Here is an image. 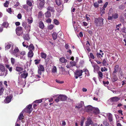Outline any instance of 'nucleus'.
Listing matches in <instances>:
<instances>
[{"instance_id":"nucleus-5","label":"nucleus","mask_w":126,"mask_h":126,"mask_svg":"<svg viewBox=\"0 0 126 126\" xmlns=\"http://www.w3.org/2000/svg\"><path fill=\"white\" fill-rule=\"evenodd\" d=\"M83 71L82 70H78L76 71L75 74V78L77 79L79 77L82 75Z\"/></svg>"},{"instance_id":"nucleus-36","label":"nucleus","mask_w":126,"mask_h":126,"mask_svg":"<svg viewBox=\"0 0 126 126\" xmlns=\"http://www.w3.org/2000/svg\"><path fill=\"white\" fill-rule=\"evenodd\" d=\"M45 16L46 17H50L51 16V14L48 11H47L45 14Z\"/></svg>"},{"instance_id":"nucleus-16","label":"nucleus","mask_w":126,"mask_h":126,"mask_svg":"<svg viewBox=\"0 0 126 126\" xmlns=\"http://www.w3.org/2000/svg\"><path fill=\"white\" fill-rule=\"evenodd\" d=\"M39 27L41 29H43L45 26L43 22L42 21H40L39 23Z\"/></svg>"},{"instance_id":"nucleus-34","label":"nucleus","mask_w":126,"mask_h":126,"mask_svg":"<svg viewBox=\"0 0 126 126\" xmlns=\"http://www.w3.org/2000/svg\"><path fill=\"white\" fill-rule=\"evenodd\" d=\"M41 57L42 58L45 59L46 58L47 55L44 52H42L41 53Z\"/></svg>"},{"instance_id":"nucleus-44","label":"nucleus","mask_w":126,"mask_h":126,"mask_svg":"<svg viewBox=\"0 0 126 126\" xmlns=\"http://www.w3.org/2000/svg\"><path fill=\"white\" fill-rule=\"evenodd\" d=\"M54 27V26L52 24H51L50 25H49L48 27V29L50 30H52L53 28Z\"/></svg>"},{"instance_id":"nucleus-50","label":"nucleus","mask_w":126,"mask_h":126,"mask_svg":"<svg viewBox=\"0 0 126 126\" xmlns=\"http://www.w3.org/2000/svg\"><path fill=\"white\" fill-rule=\"evenodd\" d=\"M11 44L9 43H8L7 45L5 47L6 50L8 49H9L10 48V47H11Z\"/></svg>"},{"instance_id":"nucleus-35","label":"nucleus","mask_w":126,"mask_h":126,"mask_svg":"<svg viewBox=\"0 0 126 126\" xmlns=\"http://www.w3.org/2000/svg\"><path fill=\"white\" fill-rule=\"evenodd\" d=\"M23 38L24 39L28 40L30 39V38L28 34H27L25 35H24Z\"/></svg>"},{"instance_id":"nucleus-1","label":"nucleus","mask_w":126,"mask_h":126,"mask_svg":"<svg viewBox=\"0 0 126 126\" xmlns=\"http://www.w3.org/2000/svg\"><path fill=\"white\" fill-rule=\"evenodd\" d=\"M104 19L100 17L94 18V23L97 27H102L104 25Z\"/></svg>"},{"instance_id":"nucleus-62","label":"nucleus","mask_w":126,"mask_h":126,"mask_svg":"<svg viewBox=\"0 0 126 126\" xmlns=\"http://www.w3.org/2000/svg\"><path fill=\"white\" fill-rule=\"evenodd\" d=\"M90 57L91 58H92L93 59H94V58H95L94 57L92 53H90Z\"/></svg>"},{"instance_id":"nucleus-21","label":"nucleus","mask_w":126,"mask_h":126,"mask_svg":"<svg viewBox=\"0 0 126 126\" xmlns=\"http://www.w3.org/2000/svg\"><path fill=\"white\" fill-rule=\"evenodd\" d=\"M60 61L63 63H65L67 62V61L63 57L61 58L60 59Z\"/></svg>"},{"instance_id":"nucleus-27","label":"nucleus","mask_w":126,"mask_h":126,"mask_svg":"<svg viewBox=\"0 0 126 126\" xmlns=\"http://www.w3.org/2000/svg\"><path fill=\"white\" fill-rule=\"evenodd\" d=\"M103 124L104 125L106 126H109V124L107 122V120L106 119L104 120L103 121Z\"/></svg>"},{"instance_id":"nucleus-10","label":"nucleus","mask_w":126,"mask_h":126,"mask_svg":"<svg viewBox=\"0 0 126 126\" xmlns=\"http://www.w3.org/2000/svg\"><path fill=\"white\" fill-rule=\"evenodd\" d=\"M93 123L91 118L89 117L87 121L86 122L85 126H89L90 125L92 124Z\"/></svg>"},{"instance_id":"nucleus-31","label":"nucleus","mask_w":126,"mask_h":126,"mask_svg":"<svg viewBox=\"0 0 126 126\" xmlns=\"http://www.w3.org/2000/svg\"><path fill=\"white\" fill-rule=\"evenodd\" d=\"M52 72L53 73H57V69L56 66H54L52 70Z\"/></svg>"},{"instance_id":"nucleus-11","label":"nucleus","mask_w":126,"mask_h":126,"mask_svg":"<svg viewBox=\"0 0 126 126\" xmlns=\"http://www.w3.org/2000/svg\"><path fill=\"white\" fill-rule=\"evenodd\" d=\"M0 70L3 73H1V74H0V76L4 75V73L5 72V67L2 65L0 64Z\"/></svg>"},{"instance_id":"nucleus-4","label":"nucleus","mask_w":126,"mask_h":126,"mask_svg":"<svg viewBox=\"0 0 126 126\" xmlns=\"http://www.w3.org/2000/svg\"><path fill=\"white\" fill-rule=\"evenodd\" d=\"M23 28L21 27L18 26L17 27L16 29V34L18 36L21 35L23 33Z\"/></svg>"},{"instance_id":"nucleus-37","label":"nucleus","mask_w":126,"mask_h":126,"mask_svg":"<svg viewBox=\"0 0 126 126\" xmlns=\"http://www.w3.org/2000/svg\"><path fill=\"white\" fill-rule=\"evenodd\" d=\"M39 68H38V70L41 71H44V68L43 66L41 64H39Z\"/></svg>"},{"instance_id":"nucleus-57","label":"nucleus","mask_w":126,"mask_h":126,"mask_svg":"<svg viewBox=\"0 0 126 126\" xmlns=\"http://www.w3.org/2000/svg\"><path fill=\"white\" fill-rule=\"evenodd\" d=\"M40 61V60H34L35 63L36 65H37L39 63Z\"/></svg>"},{"instance_id":"nucleus-14","label":"nucleus","mask_w":126,"mask_h":126,"mask_svg":"<svg viewBox=\"0 0 126 126\" xmlns=\"http://www.w3.org/2000/svg\"><path fill=\"white\" fill-rule=\"evenodd\" d=\"M23 69L22 67L19 66H17L16 67V70L18 72H20L19 74L22 73V71L23 70Z\"/></svg>"},{"instance_id":"nucleus-56","label":"nucleus","mask_w":126,"mask_h":126,"mask_svg":"<svg viewBox=\"0 0 126 126\" xmlns=\"http://www.w3.org/2000/svg\"><path fill=\"white\" fill-rule=\"evenodd\" d=\"M96 56L98 58H101V57H103V56L100 53H96Z\"/></svg>"},{"instance_id":"nucleus-58","label":"nucleus","mask_w":126,"mask_h":126,"mask_svg":"<svg viewBox=\"0 0 126 126\" xmlns=\"http://www.w3.org/2000/svg\"><path fill=\"white\" fill-rule=\"evenodd\" d=\"M42 101V100L41 99H39L36 100L34 101V102L35 103H39L41 102Z\"/></svg>"},{"instance_id":"nucleus-19","label":"nucleus","mask_w":126,"mask_h":126,"mask_svg":"<svg viewBox=\"0 0 126 126\" xmlns=\"http://www.w3.org/2000/svg\"><path fill=\"white\" fill-rule=\"evenodd\" d=\"M108 119L110 122H111L113 120L112 114L111 113H109L108 115Z\"/></svg>"},{"instance_id":"nucleus-3","label":"nucleus","mask_w":126,"mask_h":126,"mask_svg":"<svg viewBox=\"0 0 126 126\" xmlns=\"http://www.w3.org/2000/svg\"><path fill=\"white\" fill-rule=\"evenodd\" d=\"M120 100L119 97L116 96L114 97L110 98L109 100V103L110 105L113 104L114 103L117 102Z\"/></svg>"},{"instance_id":"nucleus-39","label":"nucleus","mask_w":126,"mask_h":126,"mask_svg":"<svg viewBox=\"0 0 126 126\" xmlns=\"http://www.w3.org/2000/svg\"><path fill=\"white\" fill-rule=\"evenodd\" d=\"M23 117L24 116L23 114L20 113L18 117V118L19 120H21L24 118Z\"/></svg>"},{"instance_id":"nucleus-8","label":"nucleus","mask_w":126,"mask_h":126,"mask_svg":"<svg viewBox=\"0 0 126 126\" xmlns=\"http://www.w3.org/2000/svg\"><path fill=\"white\" fill-rule=\"evenodd\" d=\"M45 3V2H37L38 7L40 9H42L44 7Z\"/></svg>"},{"instance_id":"nucleus-22","label":"nucleus","mask_w":126,"mask_h":126,"mask_svg":"<svg viewBox=\"0 0 126 126\" xmlns=\"http://www.w3.org/2000/svg\"><path fill=\"white\" fill-rule=\"evenodd\" d=\"M113 77V79H112V81L113 82H114L118 80V78L116 75L114 74Z\"/></svg>"},{"instance_id":"nucleus-20","label":"nucleus","mask_w":126,"mask_h":126,"mask_svg":"<svg viewBox=\"0 0 126 126\" xmlns=\"http://www.w3.org/2000/svg\"><path fill=\"white\" fill-rule=\"evenodd\" d=\"M93 113L96 114L99 113V110L98 108H93Z\"/></svg>"},{"instance_id":"nucleus-48","label":"nucleus","mask_w":126,"mask_h":126,"mask_svg":"<svg viewBox=\"0 0 126 126\" xmlns=\"http://www.w3.org/2000/svg\"><path fill=\"white\" fill-rule=\"evenodd\" d=\"M121 32L125 33H126V28L125 26L123 28L121 29Z\"/></svg>"},{"instance_id":"nucleus-23","label":"nucleus","mask_w":126,"mask_h":126,"mask_svg":"<svg viewBox=\"0 0 126 126\" xmlns=\"http://www.w3.org/2000/svg\"><path fill=\"white\" fill-rule=\"evenodd\" d=\"M56 97V98L55 99V101L56 102H58L60 100V95H56L55 96V97Z\"/></svg>"},{"instance_id":"nucleus-32","label":"nucleus","mask_w":126,"mask_h":126,"mask_svg":"<svg viewBox=\"0 0 126 126\" xmlns=\"http://www.w3.org/2000/svg\"><path fill=\"white\" fill-rule=\"evenodd\" d=\"M105 8H104L102 7L101 8L100 11L101 12L100 13L101 14V16H102V15L103 14H105Z\"/></svg>"},{"instance_id":"nucleus-28","label":"nucleus","mask_w":126,"mask_h":126,"mask_svg":"<svg viewBox=\"0 0 126 126\" xmlns=\"http://www.w3.org/2000/svg\"><path fill=\"white\" fill-rule=\"evenodd\" d=\"M47 9L48 11H49L52 12H54V7H51L50 6L48 7L47 8Z\"/></svg>"},{"instance_id":"nucleus-53","label":"nucleus","mask_w":126,"mask_h":126,"mask_svg":"<svg viewBox=\"0 0 126 126\" xmlns=\"http://www.w3.org/2000/svg\"><path fill=\"white\" fill-rule=\"evenodd\" d=\"M11 62L12 64H15V59L13 58H11Z\"/></svg>"},{"instance_id":"nucleus-9","label":"nucleus","mask_w":126,"mask_h":126,"mask_svg":"<svg viewBox=\"0 0 126 126\" xmlns=\"http://www.w3.org/2000/svg\"><path fill=\"white\" fill-rule=\"evenodd\" d=\"M28 75V73L25 70L23 71V73L21 74L20 75L21 78H23L25 79H26Z\"/></svg>"},{"instance_id":"nucleus-49","label":"nucleus","mask_w":126,"mask_h":126,"mask_svg":"<svg viewBox=\"0 0 126 126\" xmlns=\"http://www.w3.org/2000/svg\"><path fill=\"white\" fill-rule=\"evenodd\" d=\"M9 4V1L6 0L5 3L4 4V6L5 7H7L8 6V5Z\"/></svg>"},{"instance_id":"nucleus-33","label":"nucleus","mask_w":126,"mask_h":126,"mask_svg":"<svg viewBox=\"0 0 126 126\" xmlns=\"http://www.w3.org/2000/svg\"><path fill=\"white\" fill-rule=\"evenodd\" d=\"M2 26L4 27L7 28L9 26V24L7 22H3L2 24Z\"/></svg>"},{"instance_id":"nucleus-18","label":"nucleus","mask_w":126,"mask_h":126,"mask_svg":"<svg viewBox=\"0 0 126 126\" xmlns=\"http://www.w3.org/2000/svg\"><path fill=\"white\" fill-rule=\"evenodd\" d=\"M55 3L58 6H60L63 3L62 1L61 0H55Z\"/></svg>"},{"instance_id":"nucleus-12","label":"nucleus","mask_w":126,"mask_h":126,"mask_svg":"<svg viewBox=\"0 0 126 126\" xmlns=\"http://www.w3.org/2000/svg\"><path fill=\"white\" fill-rule=\"evenodd\" d=\"M93 108L91 106H89L86 107L85 108V110L88 112H90L93 111Z\"/></svg>"},{"instance_id":"nucleus-63","label":"nucleus","mask_w":126,"mask_h":126,"mask_svg":"<svg viewBox=\"0 0 126 126\" xmlns=\"http://www.w3.org/2000/svg\"><path fill=\"white\" fill-rule=\"evenodd\" d=\"M111 15H108V19L109 20H112L113 19V17L112 16H111Z\"/></svg>"},{"instance_id":"nucleus-59","label":"nucleus","mask_w":126,"mask_h":126,"mask_svg":"<svg viewBox=\"0 0 126 126\" xmlns=\"http://www.w3.org/2000/svg\"><path fill=\"white\" fill-rule=\"evenodd\" d=\"M90 45H86V49H87V50L89 52L91 50V49L90 48Z\"/></svg>"},{"instance_id":"nucleus-43","label":"nucleus","mask_w":126,"mask_h":126,"mask_svg":"<svg viewBox=\"0 0 126 126\" xmlns=\"http://www.w3.org/2000/svg\"><path fill=\"white\" fill-rule=\"evenodd\" d=\"M23 7L27 11L29 10V6L26 5H24L23 6Z\"/></svg>"},{"instance_id":"nucleus-64","label":"nucleus","mask_w":126,"mask_h":126,"mask_svg":"<svg viewBox=\"0 0 126 126\" xmlns=\"http://www.w3.org/2000/svg\"><path fill=\"white\" fill-rule=\"evenodd\" d=\"M17 18L18 19H21L22 17V15L21 14H19L17 16Z\"/></svg>"},{"instance_id":"nucleus-46","label":"nucleus","mask_w":126,"mask_h":126,"mask_svg":"<svg viewBox=\"0 0 126 126\" xmlns=\"http://www.w3.org/2000/svg\"><path fill=\"white\" fill-rule=\"evenodd\" d=\"M27 3L28 5L30 6H31L32 5V3L29 0H27Z\"/></svg>"},{"instance_id":"nucleus-61","label":"nucleus","mask_w":126,"mask_h":126,"mask_svg":"<svg viewBox=\"0 0 126 126\" xmlns=\"http://www.w3.org/2000/svg\"><path fill=\"white\" fill-rule=\"evenodd\" d=\"M58 83L62 84L64 82L63 81H60L59 80L56 79L55 80Z\"/></svg>"},{"instance_id":"nucleus-38","label":"nucleus","mask_w":126,"mask_h":126,"mask_svg":"<svg viewBox=\"0 0 126 126\" xmlns=\"http://www.w3.org/2000/svg\"><path fill=\"white\" fill-rule=\"evenodd\" d=\"M22 26L24 27L25 29H26L27 27L26 26V22H23L22 23Z\"/></svg>"},{"instance_id":"nucleus-25","label":"nucleus","mask_w":126,"mask_h":126,"mask_svg":"<svg viewBox=\"0 0 126 126\" xmlns=\"http://www.w3.org/2000/svg\"><path fill=\"white\" fill-rule=\"evenodd\" d=\"M53 39L54 40H55L57 38V34L55 32H53L52 34Z\"/></svg>"},{"instance_id":"nucleus-29","label":"nucleus","mask_w":126,"mask_h":126,"mask_svg":"<svg viewBox=\"0 0 126 126\" xmlns=\"http://www.w3.org/2000/svg\"><path fill=\"white\" fill-rule=\"evenodd\" d=\"M113 18L114 19H117L118 18V15L117 13H113L112 14Z\"/></svg>"},{"instance_id":"nucleus-30","label":"nucleus","mask_w":126,"mask_h":126,"mask_svg":"<svg viewBox=\"0 0 126 126\" xmlns=\"http://www.w3.org/2000/svg\"><path fill=\"white\" fill-rule=\"evenodd\" d=\"M4 89L3 87L0 86V96L2 94Z\"/></svg>"},{"instance_id":"nucleus-2","label":"nucleus","mask_w":126,"mask_h":126,"mask_svg":"<svg viewBox=\"0 0 126 126\" xmlns=\"http://www.w3.org/2000/svg\"><path fill=\"white\" fill-rule=\"evenodd\" d=\"M13 49L11 48V53L14 55L16 57H18L20 55V53L19 50L17 47H16L14 49V50H13Z\"/></svg>"},{"instance_id":"nucleus-15","label":"nucleus","mask_w":126,"mask_h":126,"mask_svg":"<svg viewBox=\"0 0 126 126\" xmlns=\"http://www.w3.org/2000/svg\"><path fill=\"white\" fill-rule=\"evenodd\" d=\"M119 67V66L118 65H115L114 67V71L113 72V75L116 73L118 72Z\"/></svg>"},{"instance_id":"nucleus-40","label":"nucleus","mask_w":126,"mask_h":126,"mask_svg":"<svg viewBox=\"0 0 126 126\" xmlns=\"http://www.w3.org/2000/svg\"><path fill=\"white\" fill-rule=\"evenodd\" d=\"M42 14V12L41 11L39 12L38 14V17L39 18L43 16V15Z\"/></svg>"},{"instance_id":"nucleus-47","label":"nucleus","mask_w":126,"mask_h":126,"mask_svg":"<svg viewBox=\"0 0 126 126\" xmlns=\"http://www.w3.org/2000/svg\"><path fill=\"white\" fill-rule=\"evenodd\" d=\"M101 70L102 72H103V71H107L108 69L105 67H101Z\"/></svg>"},{"instance_id":"nucleus-45","label":"nucleus","mask_w":126,"mask_h":126,"mask_svg":"<svg viewBox=\"0 0 126 126\" xmlns=\"http://www.w3.org/2000/svg\"><path fill=\"white\" fill-rule=\"evenodd\" d=\"M70 63L72 66H75L76 64V63L75 62L71 61L70 62Z\"/></svg>"},{"instance_id":"nucleus-41","label":"nucleus","mask_w":126,"mask_h":126,"mask_svg":"<svg viewBox=\"0 0 126 126\" xmlns=\"http://www.w3.org/2000/svg\"><path fill=\"white\" fill-rule=\"evenodd\" d=\"M98 76L99 77H100V78L101 79L102 78L103 74L101 72H100V71H99L98 72Z\"/></svg>"},{"instance_id":"nucleus-60","label":"nucleus","mask_w":126,"mask_h":126,"mask_svg":"<svg viewBox=\"0 0 126 126\" xmlns=\"http://www.w3.org/2000/svg\"><path fill=\"white\" fill-rule=\"evenodd\" d=\"M122 25V24H118V25H116V28L117 29V30H118V31H119L120 29H119V27L121 26Z\"/></svg>"},{"instance_id":"nucleus-51","label":"nucleus","mask_w":126,"mask_h":126,"mask_svg":"<svg viewBox=\"0 0 126 126\" xmlns=\"http://www.w3.org/2000/svg\"><path fill=\"white\" fill-rule=\"evenodd\" d=\"M113 12V10L112 8H110L109 12V13H108V15H111V14Z\"/></svg>"},{"instance_id":"nucleus-55","label":"nucleus","mask_w":126,"mask_h":126,"mask_svg":"<svg viewBox=\"0 0 126 126\" xmlns=\"http://www.w3.org/2000/svg\"><path fill=\"white\" fill-rule=\"evenodd\" d=\"M94 6L95 8H97L99 6V4L97 2L94 3Z\"/></svg>"},{"instance_id":"nucleus-7","label":"nucleus","mask_w":126,"mask_h":126,"mask_svg":"<svg viewBox=\"0 0 126 126\" xmlns=\"http://www.w3.org/2000/svg\"><path fill=\"white\" fill-rule=\"evenodd\" d=\"M12 95H10L7 96L4 100L5 102L6 103H9L11 101V100L12 98Z\"/></svg>"},{"instance_id":"nucleus-52","label":"nucleus","mask_w":126,"mask_h":126,"mask_svg":"<svg viewBox=\"0 0 126 126\" xmlns=\"http://www.w3.org/2000/svg\"><path fill=\"white\" fill-rule=\"evenodd\" d=\"M107 63L106 59H104L102 62V63L103 65L104 66H106V63Z\"/></svg>"},{"instance_id":"nucleus-42","label":"nucleus","mask_w":126,"mask_h":126,"mask_svg":"<svg viewBox=\"0 0 126 126\" xmlns=\"http://www.w3.org/2000/svg\"><path fill=\"white\" fill-rule=\"evenodd\" d=\"M54 23L56 25H59V22L58 21V20L56 19H54Z\"/></svg>"},{"instance_id":"nucleus-54","label":"nucleus","mask_w":126,"mask_h":126,"mask_svg":"<svg viewBox=\"0 0 126 126\" xmlns=\"http://www.w3.org/2000/svg\"><path fill=\"white\" fill-rule=\"evenodd\" d=\"M82 105L81 104H79L78 106H76L75 107L76 108H77L78 109H79L82 107Z\"/></svg>"},{"instance_id":"nucleus-26","label":"nucleus","mask_w":126,"mask_h":126,"mask_svg":"<svg viewBox=\"0 0 126 126\" xmlns=\"http://www.w3.org/2000/svg\"><path fill=\"white\" fill-rule=\"evenodd\" d=\"M28 49L30 50H34V47L32 44H30V45L28 46Z\"/></svg>"},{"instance_id":"nucleus-6","label":"nucleus","mask_w":126,"mask_h":126,"mask_svg":"<svg viewBox=\"0 0 126 126\" xmlns=\"http://www.w3.org/2000/svg\"><path fill=\"white\" fill-rule=\"evenodd\" d=\"M32 105L30 104L25 109L24 111L26 112L30 113L32 110Z\"/></svg>"},{"instance_id":"nucleus-24","label":"nucleus","mask_w":126,"mask_h":126,"mask_svg":"<svg viewBox=\"0 0 126 126\" xmlns=\"http://www.w3.org/2000/svg\"><path fill=\"white\" fill-rule=\"evenodd\" d=\"M27 21L29 24L32 23L33 21L32 18L31 17H29L27 19Z\"/></svg>"},{"instance_id":"nucleus-17","label":"nucleus","mask_w":126,"mask_h":126,"mask_svg":"<svg viewBox=\"0 0 126 126\" xmlns=\"http://www.w3.org/2000/svg\"><path fill=\"white\" fill-rule=\"evenodd\" d=\"M33 55V53L32 50H30L28 53V56L29 57L31 58Z\"/></svg>"},{"instance_id":"nucleus-13","label":"nucleus","mask_w":126,"mask_h":126,"mask_svg":"<svg viewBox=\"0 0 126 126\" xmlns=\"http://www.w3.org/2000/svg\"><path fill=\"white\" fill-rule=\"evenodd\" d=\"M60 101H65L67 99L66 96L64 95L60 94Z\"/></svg>"}]
</instances>
